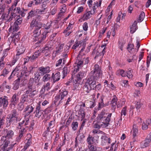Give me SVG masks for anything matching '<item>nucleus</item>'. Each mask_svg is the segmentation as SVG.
<instances>
[{
	"instance_id": "f257e3e1",
	"label": "nucleus",
	"mask_w": 151,
	"mask_h": 151,
	"mask_svg": "<svg viewBox=\"0 0 151 151\" xmlns=\"http://www.w3.org/2000/svg\"><path fill=\"white\" fill-rule=\"evenodd\" d=\"M98 79L92 78L86 79V81L83 87V92L88 93H89L91 89L99 90L101 88V86L100 83L96 85V81Z\"/></svg>"
},
{
	"instance_id": "f03ea898",
	"label": "nucleus",
	"mask_w": 151,
	"mask_h": 151,
	"mask_svg": "<svg viewBox=\"0 0 151 151\" xmlns=\"http://www.w3.org/2000/svg\"><path fill=\"white\" fill-rule=\"evenodd\" d=\"M18 115L19 114L16 109L12 110L11 113L6 118V127H9L11 124L15 125L18 121H20L21 118L18 116Z\"/></svg>"
},
{
	"instance_id": "7ed1b4c3",
	"label": "nucleus",
	"mask_w": 151,
	"mask_h": 151,
	"mask_svg": "<svg viewBox=\"0 0 151 151\" xmlns=\"http://www.w3.org/2000/svg\"><path fill=\"white\" fill-rule=\"evenodd\" d=\"M111 115L112 113L107 115L106 111H102L97 116V119L99 122L103 124H101V126L106 127L109 124Z\"/></svg>"
},
{
	"instance_id": "20e7f679",
	"label": "nucleus",
	"mask_w": 151,
	"mask_h": 151,
	"mask_svg": "<svg viewBox=\"0 0 151 151\" xmlns=\"http://www.w3.org/2000/svg\"><path fill=\"white\" fill-rule=\"evenodd\" d=\"M59 92V94L55 96V100L54 101V103H56L58 101H59L58 104V105L64 102L65 100V98L68 93V91L65 89H61L60 90Z\"/></svg>"
},
{
	"instance_id": "39448f33",
	"label": "nucleus",
	"mask_w": 151,
	"mask_h": 151,
	"mask_svg": "<svg viewBox=\"0 0 151 151\" xmlns=\"http://www.w3.org/2000/svg\"><path fill=\"white\" fill-rule=\"evenodd\" d=\"M102 74L101 69L99 68L98 64H95L94 66L93 70L91 71L89 73V77L88 78H92L99 79Z\"/></svg>"
},
{
	"instance_id": "423d86ee",
	"label": "nucleus",
	"mask_w": 151,
	"mask_h": 151,
	"mask_svg": "<svg viewBox=\"0 0 151 151\" xmlns=\"http://www.w3.org/2000/svg\"><path fill=\"white\" fill-rule=\"evenodd\" d=\"M47 33L46 31H44L42 34H40V30L38 29H35L34 31L33 36L36 38L35 40H37L38 39H40L39 40L40 43H41L42 41L44 40L46 37V35Z\"/></svg>"
},
{
	"instance_id": "0eeeda50",
	"label": "nucleus",
	"mask_w": 151,
	"mask_h": 151,
	"mask_svg": "<svg viewBox=\"0 0 151 151\" xmlns=\"http://www.w3.org/2000/svg\"><path fill=\"white\" fill-rule=\"evenodd\" d=\"M40 85V83L36 84V83H34V79L33 78H31L27 84V90H36V86H38Z\"/></svg>"
},
{
	"instance_id": "6e6552de",
	"label": "nucleus",
	"mask_w": 151,
	"mask_h": 151,
	"mask_svg": "<svg viewBox=\"0 0 151 151\" xmlns=\"http://www.w3.org/2000/svg\"><path fill=\"white\" fill-rule=\"evenodd\" d=\"M25 122V121L24 120L18 124V125L17 126V128L19 129H21V130L19 131V135L16 138L17 140L18 141H19V140L21 139V137H22L23 134L25 131V129L24 128L22 129V127L23 126V125L24 123Z\"/></svg>"
},
{
	"instance_id": "1a4fd4ad",
	"label": "nucleus",
	"mask_w": 151,
	"mask_h": 151,
	"mask_svg": "<svg viewBox=\"0 0 151 151\" xmlns=\"http://www.w3.org/2000/svg\"><path fill=\"white\" fill-rule=\"evenodd\" d=\"M4 140V143L1 149L4 151H12V148L13 147L14 145L10 144V142L8 140Z\"/></svg>"
},
{
	"instance_id": "9d476101",
	"label": "nucleus",
	"mask_w": 151,
	"mask_h": 151,
	"mask_svg": "<svg viewBox=\"0 0 151 151\" xmlns=\"http://www.w3.org/2000/svg\"><path fill=\"white\" fill-rule=\"evenodd\" d=\"M2 134L3 136L1 137V140H4V138L7 137L10 138L14 135V132L12 130H9L7 129H4L2 131Z\"/></svg>"
},
{
	"instance_id": "9b49d317",
	"label": "nucleus",
	"mask_w": 151,
	"mask_h": 151,
	"mask_svg": "<svg viewBox=\"0 0 151 151\" xmlns=\"http://www.w3.org/2000/svg\"><path fill=\"white\" fill-rule=\"evenodd\" d=\"M24 78V76H23L22 77H20L17 80H16L14 81V86L13 87V89L14 90H16L19 88L20 83V81L21 80H22V81L24 79V80L23 82H24V83L23 84L24 85H25V84L27 83V79H25Z\"/></svg>"
},
{
	"instance_id": "f8f14e48",
	"label": "nucleus",
	"mask_w": 151,
	"mask_h": 151,
	"mask_svg": "<svg viewBox=\"0 0 151 151\" xmlns=\"http://www.w3.org/2000/svg\"><path fill=\"white\" fill-rule=\"evenodd\" d=\"M19 100V95L18 93H15L12 96L11 100L10 105L14 106H16L18 103Z\"/></svg>"
},
{
	"instance_id": "ddd939ff",
	"label": "nucleus",
	"mask_w": 151,
	"mask_h": 151,
	"mask_svg": "<svg viewBox=\"0 0 151 151\" xmlns=\"http://www.w3.org/2000/svg\"><path fill=\"white\" fill-rule=\"evenodd\" d=\"M38 71L39 74L42 75L48 73L50 71V68L48 66L45 67H41L38 68Z\"/></svg>"
},
{
	"instance_id": "4468645a",
	"label": "nucleus",
	"mask_w": 151,
	"mask_h": 151,
	"mask_svg": "<svg viewBox=\"0 0 151 151\" xmlns=\"http://www.w3.org/2000/svg\"><path fill=\"white\" fill-rule=\"evenodd\" d=\"M53 49L51 46L46 45L42 50L41 49L42 52L45 53L46 56H48L51 53V51Z\"/></svg>"
},
{
	"instance_id": "2eb2a0df",
	"label": "nucleus",
	"mask_w": 151,
	"mask_h": 151,
	"mask_svg": "<svg viewBox=\"0 0 151 151\" xmlns=\"http://www.w3.org/2000/svg\"><path fill=\"white\" fill-rule=\"evenodd\" d=\"M8 104L7 97L5 96L4 98H0V107L2 106L4 108L7 106Z\"/></svg>"
},
{
	"instance_id": "dca6fc26",
	"label": "nucleus",
	"mask_w": 151,
	"mask_h": 151,
	"mask_svg": "<svg viewBox=\"0 0 151 151\" xmlns=\"http://www.w3.org/2000/svg\"><path fill=\"white\" fill-rule=\"evenodd\" d=\"M101 143L103 145H105L107 144H108L110 143L111 139L108 138L105 134L102 135L101 137Z\"/></svg>"
},
{
	"instance_id": "f3484780",
	"label": "nucleus",
	"mask_w": 151,
	"mask_h": 151,
	"mask_svg": "<svg viewBox=\"0 0 151 151\" xmlns=\"http://www.w3.org/2000/svg\"><path fill=\"white\" fill-rule=\"evenodd\" d=\"M41 103V102H39V104L37 105L36 107L35 116L38 118H39L41 116L42 113V110L40 109Z\"/></svg>"
},
{
	"instance_id": "a211bd4d",
	"label": "nucleus",
	"mask_w": 151,
	"mask_h": 151,
	"mask_svg": "<svg viewBox=\"0 0 151 151\" xmlns=\"http://www.w3.org/2000/svg\"><path fill=\"white\" fill-rule=\"evenodd\" d=\"M60 73L59 72L56 73H52L51 77L53 80V82L54 83L58 81L60 78Z\"/></svg>"
},
{
	"instance_id": "6ab92c4d",
	"label": "nucleus",
	"mask_w": 151,
	"mask_h": 151,
	"mask_svg": "<svg viewBox=\"0 0 151 151\" xmlns=\"http://www.w3.org/2000/svg\"><path fill=\"white\" fill-rule=\"evenodd\" d=\"M117 100V97L115 96H114L110 103V105L111 107L112 110H113L114 111L115 109L116 108Z\"/></svg>"
},
{
	"instance_id": "aec40b11",
	"label": "nucleus",
	"mask_w": 151,
	"mask_h": 151,
	"mask_svg": "<svg viewBox=\"0 0 151 151\" xmlns=\"http://www.w3.org/2000/svg\"><path fill=\"white\" fill-rule=\"evenodd\" d=\"M85 137V136L83 133H81L78 135L76 138L75 142L76 145L79 143H80Z\"/></svg>"
},
{
	"instance_id": "412c9836",
	"label": "nucleus",
	"mask_w": 151,
	"mask_h": 151,
	"mask_svg": "<svg viewBox=\"0 0 151 151\" xmlns=\"http://www.w3.org/2000/svg\"><path fill=\"white\" fill-rule=\"evenodd\" d=\"M137 22L136 21H135L132 24L130 27V32L132 34L134 33L138 29L137 25Z\"/></svg>"
},
{
	"instance_id": "4be33fe9",
	"label": "nucleus",
	"mask_w": 151,
	"mask_h": 151,
	"mask_svg": "<svg viewBox=\"0 0 151 151\" xmlns=\"http://www.w3.org/2000/svg\"><path fill=\"white\" fill-rule=\"evenodd\" d=\"M88 148L85 151H97L99 150L100 148L92 145H88Z\"/></svg>"
},
{
	"instance_id": "5701e85b",
	"label": "nucleus",
	"mask_w": 151,
	"mask_h": 151,
	"mask_svg": "<svg viewBox=\"0 0 151 151\" xmlns=\"http://www.w3.org/2000/svg\"><path fill=\"white\" fill-rule=\"evenodd\" d=\"M134 45L133 44L128 43V44L127 49L129 52L134 53L136 51V50L134 48Z\"/></svg>"
},
{
	"instance_id": "b1692460",
	"label": "nucleus",
	"mask_w": 151,
	"mask_h": 151,
	"mask_svg": "<svg viewBox=\"0 0 151 151\" xmlns=\"http://www.w3.org/2000/svg\"><path fill=\"white\" fill-rule=\"evenodd\" d=\"M25 92L28 95V96L32 98L37 93L36 90H27Z\"/></svg>"
},
{
	"instance_id": "393cba45",
	"label": "nucleus",
	"mask_w": 151,
	"mask_h": 151,
	"mask_svg": "<svg viewBox=\"0 0 151 151\" xmlns=\"http://www.w3.org/2000/svg\"><path fill=\"white\" fill-rule=\"evenodd\" d=\"M150 142V140H148L146 139L144 141L141 142L140 144L141 148H143L148 147Z\"/></svg>"
},
{
	"instance_id": "a878e982",
	"label": "nucleus",
	"mask_w": 151,
	"mask_h": 151,
	"mask_svg": "<svg viewBox=\"0 0 151 151\" xmlns=\"http://www.w3.org/2000/svg\"><path fill=\"white\" fill-rule=\"evenodd\" d=\"M86 75L85 73L83 71H81L77 74L76 76L77 81H79L83 78Z\"/></svg>"
},
{
	"instance_id": "bb28decb",
	"label": "nucleus",
	"mask_w": 151,
	"mask_h": 151,
	"mask_svg": "<svg viewBox=\"0 0 151 151\" xmlns=\"http://www.w3.org/2000/svg\"><path fill=\"white\" fill-rule=\"evenodd\" d=\"M64 45L63 44H61L59 46V47H56V50L54 51L53 53H55V56L56 55L59 54L60 53L62 52L63 50Z\"/></svg>"
},
{
	"instance_id": "cd10ccee",
	"label": "nucleus",
	"mask_w": 151,
	"mask_h": 151,
	"mask_svg": "<svg viewBox=\"0 0 151 151\" xmlns=\"http://www.w3.org/2000/svg\"><path fill=\"white\" fill-rule=\"evenodd\" d=\"M138 128L136 125L134 124L133 125V127L132 130L131 131V132L132 134L133 137H135L137 134L138 133Z\"/></svg>"
},
{
	"instance_id": "c85d7f7f",
	"label": "nucleus",
	"mask_w": 151,
	"mask_h": 151,
	"mask_svg": "<svg viewBox=\"0 0 151 151\" xmlns=\"http://www.w3.org/2000/svg\"><path fill=\"white\" fill-rule=\"evenodd\" d=\"M29 98L28 95L26 93L22 96L20 99V102L22 103H24L25 102H27L28 101Z\"/></svg>"
},
{
	"instance_id": "c756f323",
	"label": "nucleus",
	"mask_w": 151,
	"mask_h": 151,
	"mask_svg": "<svg viewBox=\"0 0 151 151\" xmlns=\"http://www.w3.org/2000/svg\"><path fill=\"white\" fill-rule=\"evenodd\" d=\"M104 96L102 95L101 96V101L99 103L98 108L99 109H101L105 106V104L103 102V99H104Z\"/></svg>"
},
{
	"instance_id": "7c9ffc66",
	"label": "nucleus",
	"mask_w": 151,
	"mask_h": 151,
	"mask_svg": "<svg viewBox=\"0 0 151 151\" xmlns=\"http://www.w3.org/2000/svg\"><path fill=\"white\" fill-rule=\"evenodd\" d=\"M51 76L50 74H46L43 77L42 81L44 82L47 81L51 79Z\"/></svg>"
},
{
	"instance_id": "2f4dec72",
	"label": "nucleus",
	"mask_w": 151,
	"mask_h": 151,
	"mask_svg": "<svg viewBox=\"0 0 151 151\" xmlns=\"http://www.w3.org/2000/svg\"><path fill=\"white\" fill-rule=\"evenodd\" d=\"M17 55H19L23 53L25 51L24 48L22 46H19L17 47Z\"/></svg>"
},
{
	"instance_id": "473e14b6",
	"label": "nucleus",
	"mask_w": 151,
	"mask_h": 151,
	"mask_svg": "<svg viewBox=\"0 0 151 151\" xmlns=\"http://www.w3.org/2000/svg\"><path fill=\"white\" fill-rule=\"evenodd\" d=\"M86 105L88 107L92 108L95 106L96 104L94 100H93L92 101H87V104Z\"/></svg>"
},
{
	"instance_id": "72a5a7b5",
	"label": "nucleus",
	"mask_w": 151,
	"mask_h": 151,
	"mask_svg": "<svg viewBox=\"0 0 151 151\" xmlns=\"http://www.w3.org/2000/svg\"><path fill=\"white\" fill-rule=\"evenodd\" d=\"M70 71V69L67 67H64L63 69L62 73L63 74V78L66 76L67 74L69 73Z\"/></svg>"
},
{
	"instance_id": "f704fd0d",
	"label": "nucleus",
	"mask_w": 151,
	"mask_h": 151,
	"mask_svg": "<svg viewBox=\"0 0 151 151\" xmlns=\"http://www.w3.org/2000/svg\"><path fill=\"white\" fill-rule=\"evenodd\" d=\"M36 15L37 14L35 10H32L29 13L27 18L28 19H29L30 18Z\"/></svg>"
},
{
	"instance_id": "c9c22d12",
	"label": "nucleus",
	"mask_w": 151,
	"mask_h": 151,
	"mask_svg": "<svg viewBox=\"0 0 151 151\" xmlns=\"http://www.w3.org/2000/svg\"><path fill=\"white\" fill-rule=\"evenodd\" d=\"M9 71L6 68L4 69L0 75V77L3 76V77H6V75L9 73Z\"/></svg>"
},
{
	"instance_id": "e433bc0d",
	"label": "nucleus",
	"mask_w": 151,
	"mask_h": 151,
	"mask_svg": "<svg viewBox=\"0 0 151 151\" xmlns=\"http://www.w3.org/2000/svg\"><path fill=\"white\" fill-rule=\"evenodd\" d=\"M92 55L93 56H95L94 58L96 59L98 56L102 55L101 52H99L97 50H94L92 53Z\"/></svg>"
},
{
	"instance_id": "4c0bfd02",
	"label": "nucleus",
	"mask_w": 151,
	"mask_h": 151,
	"mask_svg": "<svg viewBox=\"0 0 151 151\" xmlns=\"http://www.w3.org/2000/svg\"><path fill=\"white\" fill-rule=\"evenodd\" d=\"M19 24H18L16 22H14V24L12 26L11 25L10 29H13L14 30V31H17L19 29Z\"/></svg>"
},
{
	"instance_id": "58836bf2",
	"label": "nucleus",
	"mask_w": 151,
	"mask_h": 151,
	"mask_svg": "<svg viewBox=\"0 0 151 151\" xmlns=\"http://www.w3.org/2000/svg\"><path fill=\"white\" fill-rule=\"evenodd\" d=\"M145 17V14L144 12H142L139 15V19L137 21L138 22H141L144 19Z\"/></svg>"
},
{
	"instance_id": "ea45409f",
	"label": "nucleus",
	"mask_w": 151,
	"mask_h": 151,
	"mask_svg": "<svg viewBox=\"0 0 151 151\" xmlns=\"http://www.w3.org/2000/svg\"><path fill=\"white\" fill-rule=\"evenodd\" d=\"M78 123L77 122H73L71 124V127L74 131L76 130L78 127Z\"/></svg>"
},
{
	"instance_id": "a19ab883",
	"label": "nucleus",
	"mask_w": 151,
	"mask_h": 151,
	"mask_svg": "<svg viewBox=\"0 0 151 151\" xmlns=\"http://www.w3.org/2000/svg\"><path fill=\"white\" fill-rule=\"evenodd\" d=\"M117 73L119 74L122 77H125L127 76L126 72H125V71L122 69H119L118 70Z\"/></svg>"
},
{
	"instance_id": "79ce46f5",
	"label": "nucleus",
	"mask_w": 151,
	"mask_h": 151,
	"mask_svg": "<svg viewBox=\"0 0 151 151\" xmlns=\"http://www.w3.org/2000/svg\"><path fill=\"white\" fill-rule=\"evenodd\" d=\"M94 138L91 137L90 135L88 137L87 141L88 145H92V144L94 142L93 140Z\"/></svg>"
},
{
	"instance_id": "37998d69",
	"label": "nucleus",
	"mask_w": 151,
	"mask_h": 151,
	"mask_svg": "<svg viewBox=\"0 0 151 151\" xmlns=\"http://www.w3.org/2000/svg\"><path fill=\"white\" fill-rule=\"evenodd\" d=\"M83 64V62L81 61H80L78 62L77 64V66L74 70V72H77L78 70H79V69Z\"/></svg>"
},
{
	"instance_id": "c03bdc74",
	"label": "nucleus",
	"mask_w": 151,
	"mask_h": 151,
	"mask_svg": "<svg viewBox=\"0 0 151 151\" xmlns=\"http://www.w3.org/2000/svg\"><path fill=\"white\" fill-rule=\"evenodd\" d=\"M91 13L89 11L83 15V18L84 19L87 20L91 17Z\"/></svg>"
},
{
	"instance_id": "a18cd8bd",
	"label": "nucleus",
	"mask_w": 151,
	"mask_h": 151,
	"mask_svg": "<svg viewBox=\"0 0 151 151\" xmlns=\"http://www.w3.org/2000/svg\"><path fill=\"white\" fill-rule=\"evenodd\" d=\"M125 44V42L124 41L121 40L119 41V48L122 51L123 50V47Z\"/></svg>"
},
{
	"instance_id": "49530a36",
	"label": "nucleus",
	"mask_w": 151,
	"mask_h": 151,
	"mask_svg": "<svg viewBox=\"0 0 151 151\" xmlns=\"http://www.w3.org/2000/svg\"><path fill=\"white\" fill-rule=\"evenodd\" d=\"M21 11L20 7H15L13 10L12 13H14L16 16V13L19 14Z\"/></svg>"
},
{
	"instance_id": "de8ad7c7",
	"label": "nucleus",
	"mask_w": 151,
	"mask_h": 151,
	"mask_svg": "<svg viewBox=\"0 0 151 151\" xmlns=\"http://www.w3.org/2000/svg\"><path fill=\"white\" fill-rule=\"evenodd\" d=\"M24 107V103L20 102L18 105L17 109L19 110L22 111Z\"/></svg>"
},
{
	"instance_id": "09e8293b",
	"label": "nucleus",
	"mask_w": 151,
	"mask_h": 151,
	"mask_svg": "<svg viewBox=\"0 0 151 151\" xmlns=\"http://www.w3.org/2000/svg\"><path fill=\"white\" fill-rule=\"evenodd\" d=\"M54 126V122L52 121L50 122L49 124V127L47 128L48 132L50 131V128H53Z\"/></svg>"
},
{
	"instance_id": "8fccbe9b",
	"label": "nucleus",
	"mask_w": 151,
	"mask_h": 151,
	"mask_svg": "<svg viewBox=\"0 0 151 151\" xmlns=\"http://www.w3.org/2000/svg\"><path fill=\"white\" fill-rule=\"evenodd\" d=\"M79 114L80 115V116L82 119L84 118L85 116V113L84 111L81 109L79 111Z\"/></svg>"
},
{
	"instance_id": "3c124183",
	"label": "nucleus",
	"mask_w": 151,
	"mask_h": 151,
	"mask_svg": "<svg viewBox=\"0 0 151 151\" xmlns=\"http://www.w3.org/2000/svg\"><path fill=\"white\" fill-rule=\"evenodd\" d=\"M37 23V22L36 21V20H33L30 24V27L31 28H33L34 27H35L36 28Z\"/></svg>"
},
{
	"instance_id": "603ef678",
	"label": "nucleus",
	"mask_w": 151,
	"mask_h": 151,
	"mask_svg": "<svg viewBox=\"0 0 151 151\" xmlns=\"http://www.w3.org/2000/svg\"><path fill=\"white\" fill-rule=\"evenodd\" d=\"M127 107L126 106H125L122 109L121 113V116H122L123 115L124 116H125L127 114Z\"/></svg>"
},
{
	"instance_id": "864d4df0",
	"label": "nucleus",
	"mask_w": 151,
	"mask_h": 151,
	"mask_svg": "<svg viewBox=\"0 0 151 151\" xmlns=\"http://www.w3.org/2000/svg\"><path fill=\"white\" fill-rule=\"evenodd\" d=\"M36 58H36V57H35V56L34 55H33L31 57H27V60L28 59V60H30L31 62H33L35 60V59Z\"/></svg>"
},
{
	"instance_id": "5fc2aeb1",
	"label": "nucleus",
	"mask_w": 151,
	"mask_h": 151,
	"mask_svg": "<svg viewBox=\"0 0 151 151\" xmlns=\"http://www.w3.org/2000/svg\"><path fill=\"white\" fill-rule=\"evenodd\" d=\"M48 90H49L48 89H46L43 86L40 91V93L41 94H47V93L46 91H47Z\"/></svg>"
},
{
	"instance_id": "6e6d98bb",
	"label": "nucleus",
	"mask_w": 151,
	"mask_h": 151,
	"mask_svg": "<svg viewBox=\"0 0 151 151\" xmlns=\"http://www.w3.org/2000/svg\"><path fill=\"white\" fill-rule=\"evenodd\" d=\"M132 71L131 70H129L126 72L127 76L128 77L131 78L133 77V75L132 74Z\"/></svg>"
},
{
	"instance_id": "4d7b16f0",
	"label": "nucleus",
	"mask_w": 151,
	"mask_h": 151,
	"mask_svg": "<svg viewBox=\"0 0 151 151\" xmlns=\"http://www.w3.org/2000/svg\"><path fill=\"white\" fill-rule=\"evenodd\" d=\"M142 105V104L140 102V101H138L137 102L136 104L135 105V107L137 111H138V110L141 108Z\"/></svg>"
},
{
	"instance_id": "13d9d810",
	"label": "nucleus",
	"mask_w": 151,
	"mask_h": 151,
	"mask_svg": "<svg viewBox=\"0 0 151 151\" xmlns=\"http://www.w3.org/2000/svg\"><path fill=\"white\" fill-rule=\"evenodd\" d=\"M42 24L40 22H37L36 26L35 29H39L42 27Z\"/></svg>"
},
{
	"instance_id": "bf43d9fd",
	"label": "nucleus",
	"mask_w": 151,
	"mask_h": 151,
	"mask_svg": "<svg viewBox=\"0 0 151 151\" xmlns=\"http://www.w3.org/2000/svg\"><path fill=\"white\" fill-rule=\"evenodd\" d=\"M79 42L77 41L75 42V44L73 45L72 48L74 50L76 49L79 46Z\"/></svg>"
},
{
	"instance_id": "052dcab7",
	"label": "nucleus",
	"mask_w": 151,
	"mask_h": 151,
	"mask_svg": "<svg viewBox=\"0 0 151 151\" xmlns=\"http://www.w3.org/2000/svg\"><path fill=\"white\" fill-rule=\"evenodd\" d=\"M88 23L86 22H85L84 23L83 25V29L85 31H86L88 30Z\"/></svg>"
},
{
	"instance_id": "680f3d73",
	"label": "nucleus",
	"mask_w": 151,
	"mask_h": 151,
	"mask_svg": "<svg viewBox=\"0 0 151 151\" xmlns=\"http://www.w3.org/2000/svg\"><path fill=\"white\" fill-rule=\"evenodd\" d=\"M45 8L42 9H37L35 10L36 13L37 14H42V12H44Z\"/></svg>"
},
{
	"instance_id": "e2e57ef3",
	"label": "nucleus",
	"mask_w": 151,
	"mask_h": 151,
	"mask_svg": "<svg viewBox=\"0 0 151 151\" xmlns=\"http://www.w3.org/2000/svg\"><path fill=\"white\" fill-rule=\"evenodd\" d=\"M41 52H42L41 50H39L35 52L34 55L36 58H37L40 55V54Z\"/></svg>"
},
{
	"instance_id": "0e129e2a",
	"label": "nucleus",
	"mask_w": 151,
	"mask_h": 151,
	"mask_svg": "<svg viewBox=\"0 0 151 151\" xmlns=\"http://www.w3.org/2000/svg\"><path fill=\"white\" fill-rule=\"evenodd\" d=\"M72 118L71 117H70V116L69 117L68 120L66 122V125H65V126L66 127H68V125H69L70 123L72 122Z\"/></svg>"
},
{
	"instance_id": "69168bd1",
	"label": "nucleus",
	"mask_w": 151,
	"mask_h": 151,
	"mask_svg": "<svg viewBox=\"0 0 151 151\" xmlns=\"http://www.w3.org/2000/svg\"><path fill=\"white\" fill-rule=\"evenodd\" d=\"M22 18H18L15 22H16L18 24H20L22 22Z\"/></svg>"
},
{
	"instance_id": "338daca9",
	"label": "nucleus",
	"mask_w": 151,
	"mask_h": 151,
	"mask_svg": "<svg viewBox=\"0 0 151 151\" xmlns=\"http://www.w3.org/2000/svg\"><path fill=\"white\" fill-rule=\"evenodd\" d=\"M15 16V15L14 13H11V16L9 18V19L7 20V21L10 22L12 20L13 18L14 17V16Z\"/></svg>"
},
{
	"instance_id": "774afa93",
	"label": "nucleus",
	"mask_w": 151,
	"mask_h": 151,
	"mask_svg": "<svg viewBox=\"0 0 151 151\" xmlns=\"http://www.w3.org/2000/svg\"><path fill=\"white\" fill-rule=\"evenodd\" d=\"M50 83L49 82H48L45 84L43 86H44V88H45L46 89H47L49 90L50 88Z\"/></svg>"
}]
</instances>
